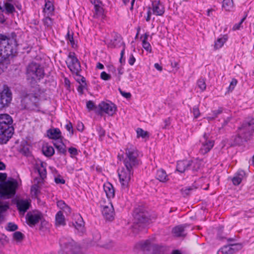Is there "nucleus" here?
<instances>
[{
  "instance_id": "f257e3e1",
  "label": "nucleus",
  "mask_w": 254,
  "mask_h": 254,
  "mask_svg": "<svg viewBox=\"0 0 254 254\" xmlns=\"http://www.w3.org/2000/svg\"><path fill=\"white\" fill-rule=\"evenodd\" d=\"M138 156V151L136 147L132 144H128L125 150V157L123 161L125 167L118 172L123 193L128 191L129 182L133 173L134 169L140 164Z\"/></svg>"
},
{
  "instance_id": "f03ea898",
  "label": "nucleus",
  "mask_w": 254,
  "mask_h": 254,
  "mask_svg": "<svg viewBox=\"0 0 254 254\" xmlns=\"http://www.w3.org/2000/svg\"><path fill=\"white\" fill-rule=\"evenodd\" d=\"M16 42L0 34V74L7 67V58L15 52Z\"/></svg>"
},
{
  "instance_id": "7ed1b4c3",
  "label": "nucleus",
  "mask_w": 254,
  "mask_h": 254,
  "mask_svg": "<svg viewBox=\"0 0 254 254\" xmlns=\"http://www.w3.org/2000/svg\"><path fill=\"white\" fill-rule=\"evenodd\" d=\"M13 120L7 114H0V144H5L12 136L14 128Z\"/></svg>"
},
{
  "instance_id": "20e7f679",
  "label": "nucleus",
  "mask_w": 254,
  "mask_h": 254,
  "mask_svg": "<svg viewBox=\"0 0 254 254\" xmlns=\"http://www.w3.org/2000/svg\"><path fill=\"white\" fill-rule=\"evenodd\" d=\"M5 173H0V197L9 198L14 196L18 185L16 181H4Z\"/></svg>"
},
{
  "instance_id": "39448f33",
  "label": "nucleus",
  "mask_w": 254,
  "mask_h": 254,
  "mask_svg": "<svg viewBox=\"0 0 254 254\" xmlns=\"http://www.w3.org/2000/svg\"><path fill=\"white\" fill-rule=\"evenodd\" d=\"M136 246L150 254H168L169 252L168 247L152 243L150 240L140 242Z\"/></svg>"
},
{
  "instance_id": "423d86ee",
  "label": "nucleus",
  "mask_w": 254,
  "mask_h": 254,
  "mask_svg": "<svg viewBox=\"0 0 254 254\" xmlns=\"http://www.w3.org/2000/svg\"><path fill=\"white\" fill-rule=\"evenodd\" d=\"M59 254H80V248L70 238L62 237L60 240Z\"/></svg>"
},
{
  "instance_id": "0eeeda50",
  "label": "nucleus",
  "mask_w": 254,
  "mask_h": 254,
  "mask_svg": "<svg viewBox=\"0 0 254 254\" xmlns=\"http://www.w3.org/2000/svg\"><path fill=\"white\" fill-rule=\"evenodd\" d=\"M134 227L140 230L144 227L149 223V215L145 209L139 206L136 208L133 212Z\"/></svg>"
},
{
  "instance_id": "6e6552de",
  "label": "nucleus",
  "mask_w": 254,
  "mask_h": 254,
  "mask_svg": "<svg viewBox=\"0 0 254 254\" xmlns=\"http://www.w3.org/2000/svg\"><path fill=\"white\" fill-rule=\"evenodd\" d=\"M26 75L28 79L40 80L44 76V69L40 64L32 62L27 67Z\"/></svg>"
},
{
  "instance_id": "1a4fd4ad",
  "label": "nucleus",
  "mask_w": 254,
  "mask_h": 254,
  "mask_svg": "<svg viewBox=\"0 0 254 254\" xmlns=\"http://www.w3.org/2000/svg\"><path fill=\"white\" fill-rule=\"evenodd\" d=\"M254 132V119L251 120L248 123H244L241 127L238 128V136L244 139L249 140L251 138Z\"/></svg>"
},
{
  "instance_id": "9d476101",
  "label": "nucleus",
  "mask_w": 254,
  "mask_h": 254,
  "mask_svg": "<svg viewBox=\"0 0 254 254\" xmlns=\"http://www.w3.org/2000/svg\"><path fill=\"white\" fill-rule=\"evenodd\" d=\"M117 111L116 105L111 102L102 101L98 104V109L95 110V113L102 116L103 113L108 114L109 116H113Z\"/></svg>"
},
{
  "instance_id": "9b49d317",
  "label": "nucleus",
  "mask_w": 254,
  "mask_h": 254,
  "mask_svg": "<svg viewBox=\"0 0 254 254\" xmlns=\"http://www.w3.org/2000/svg\"><path fill=\"white\" fill-rule=\"evenodd\" d=\"M12 99V92L9 88L4 85L3 90L0 92V110L8 107Z\"/></svg>"
},
{
  "instance_id": "f8f14e48",
  "label": "nucleus",
  "mask_w": 254,
  "mask_h": 254,
  "mask_svg": "<svg viewBox=\"0 0 254 254\" xmlns=\"http://www.w3.org/2000/svg\"><path fill=\"white\" fill-rule=\"evenodd\" d=\"M66 64L72 73L80 72L81 70L80 64L74 53H69L66 60Z\"/></svg>"
},
{
  "instance_id": "ddd939ff",
  "label": "nucleus",
  "mask_w": 254,
  "mask_h": 254,
  "mask_svg": "<svg viewBox=\"0 0 254 254\" xmlns=\"http://www.w3.org/2000/svg\"><path fill=\"white\" fill-rule=\"evenodd\" d=\"M209 134L205 133L200 139L201 147L199 149V153L201 154H205L212 149L214 146V141L209 138Z\"/></svg>"
},
{
  "instance_id": "4468645a",
  "label": "nucleus",
  "mask_w": 254,
  "mask_h": 254,
  "mask_svg": "<svg viewBox=\"0 0 254 254\" xmlns=\"http://www.w3.org/2000/svg\"><path fill=\"white\" fill-rule=\"evenodd\" d=\"M14 0H6L2 5L0 4V10L7 14H13L15 11Z\"/></svg>"
},
{
  "instance_id": "2eb2a0df",
  "label": "nucleus",
  "mask_w": 254,
  "mask_h": 254,
  "mask_svg": "<svg viewBox=\"0 0 254 254\" xmlns=\"http://www.w3.org/2000/svg\"><path fill=\"white\" fill-rule=\"evenodd\" d=\"M16 204L19 213L23 214L29 208L31 205V200L27 199H18Z\"/></svg>"
},
{
  "instance_id": "dca6fc26",
  "label": "nucleus",
  "mask_w": 254,
  "mask_h": 254,
  "mask_svg": "<svg viewBox=\"0 0 254 254\" xmlns=\"http://www.w3.org/2000/svg\"><path fill=\"white\" fill-rule=\"evenodd\" d=\"M26 217L28 224L32 227L39 222L42 217V215L39 212L28 213Z\"/></svg>"
},
{
  "instance_id": "f3484780",
  "label": "nucleus",
  "mask_w": 254,
  "mask_h": 254,
  "mask_svg": "<svg viewBox=\"0 0 254 254\" xmlns=\"http://www.w3.org/2000/svg\"><path fill=\"white\" fill-rule=\"evenodd\" d=\"M241 248V246L239 244L229 245L224 246L219 252H221L223 254H233L236 252L238 251Z\"/></svg>"
},
{
  "instance_id": "a211bd4d",
  "label": "nucleus",
  "mask_w": 254,
  "mask_h": 254,
  "mask_svg": "<svg viewBox=\"0 0 254 254\" xmlns=\"http://www.w3.org/2000/svg\"><path fill=\"white\" fill-rule=\"evenodd\" d=\"M47 135L49 138L55 140H62L63 138L62 132L58 128H51L48 130Z\"/></svg>"
},
{
  "instance_id": "6ab92c4d",
  "label": "nucleus",
  "mask_w": 254,
  "mask_h": 254,
  "mask_svg": "<svg viewBox=\"0 0 254 254\" xmlns=\"http://www.w3.org/2000/svg\"><path fill=\"white\" fill-rule=\"evenodd\" d=\"M152 10L154 14L159 16L162 15L165 11L163 4L157 1L152 2Z\"/></svg>"
},
{
  "instance_id": "aec40b11",
  "label": "nucleus",
  "mask_w": 254,
  "mask_h": 254,
  "mask_svg": "<svg viewBox=\"0 0 254 254\" xmlns=\"http://www.w3.org/2000/svg\"><path fill=\"white\" fill-rule=\"evenodd\" d=\"M190 165L189 160L179 161L177 162V171L181 173H184L186 170L189 169Z\"/></svg>"
},
{
  "instance_id": "412c9836",
  "label": "nucleus",
  "mask_w": 254,
  "mask_h": 254,
  "mask_svg": "<svg viewBox=\"0 0 254 254\" xmlns=\"http://www.w3.org/2000/svg\"><path fill=\"white\" fill-rule=\"evenodd\" d=\"M46 164L41 161L36 162V168L37 169L39 174L41 178L43 179L46 178L47 175Z\"/></svg>"
},
{
  "instance_id": "4be33fe9",
  "label": "nucleus",
  "mask_w": 254,
  "mask_h": 254,
  "mask_svg": "<svg viewBox=\"0 0 254 254\" xmlns=\"http://www.w3.org/2000/svg\"><path fill=\"white\" fill-rule=\"evenodd\" d=\"M187 225L177 226L173 229L172 232L176 237H185L186 235L185 228Z\"/></svg>"
},
{
  "instance_id": "5701e85b",
  "label": "nucleus",
  "mask_w": 254,
  "mask_h": 254,
  "mask_svg": "<svg viewBox=\"0 0 254 254\" xmlns=\"http://www.w3.org/2000/svg\"><path fill=\"white\" fill-rule=\"evenodd\" d=\"M94 10L95 11L93 15L94 18L103 21L106 17L103 5L94 7Z\"/></svg>"
},
{
  "instance_id": "b1692460",
  "label": "nucleus",
  "mask_w": 254,
  "mask_h": 254,
  "mask_svg": "<svg viewBox=\"0 0 254 254\" xmlns=\"http://www.w3.org/2000/svg\"><path fill=\"white\" fill-rule=\"evenodd\" d=\"M102 214L107 219L110 221L112 220L114 215L113 206H104L102 210Z\"/></svg>"
},
{
  "instance_id": "393cba45",
  "label": "nucleus",
  "mask_w": 254,
  "mask_h": 254,
  "mask_svg": "<svg viewBox=\"0 0 254 254\" xmlns=\"http://www.w3.org/2000/svg\"><path fill=\"white\" fill-rule=\"evenodd\" d=\"M104 190L108 198H113L115 196V190L113 185L110 183H107L104 185Z\"/></svg>"
},
{
  "instance_id": "a878e982",
  "label": "nucleus",
  "mask_w": 254,
  "mask_h": 254,
  "mask_svg": "<svg viewBox=\"0 0 254 254\" xmlns=\"http://www.w3.org/2000/svg\"><path fill=\"white\" fill-rule=\"evenodd\" d=\"M245 172L243 170H239L232 179V182L234 185H239L244 178Z\"/></svg>"
},
{
  "instance_id": "bb28decb",
  "label": "nucleus",
  "mask_w": 254,
  "mask_h": 254,
  "mask_svg": "<svg viewBox=\"0 0 254 254\" xmlns=\"http://www.w3.org/2000/svg\"><path fill=\"white\" fill-rule=\"evenodd\" d=\"M228 38V37L227 35H224L219 37L215 42L214 46V49L217 50L222 48L224 43L227 41Z\"/></svg>"
},
{
  "instance_id": "cd10ccee",
  "label": "nucleus",
  "mask_w": 254,
  "mask_h": 254,
  "mask_svg": "<svg viewBox=\"0 0 254 254\" xmlns=\"http://www.w3.org/2000/svg\"><path fill=\"white\" fill-rule=\"evenodd\" d=\"M156 178L159 181L165 183L169 180L166 172L163 169H159L157 171Z\"/></svg>"
},
{
  "instance_id": "c85d7f7f",
  "label": "nucleus",
  "mask_w": 254,
  "mask_h": 254,
  "mask_svg": "<svg viewBox=\"0 0 254 254\" xmlns=\"http://www.w3.org/2000/svg\"><path fill=\"white\" fill-rule=\"evenodd\" d=\"M75 219L76 221L73 223L75 228L82 233L84 230V222L82 218L80 215H77L75 216Z\"/></svg>"
},
{
  "instance_id": "c756f323",
  "label": "nucleus",
  "mask_w": 254,
  "mask_h": 254,
  "mask_svg": "<svg viewBox=\"0 0 254 254\" xmlns=\"http://www.w3.org/2000/svg\"><path fill=\"white\" fill-rule=\"evenodd\" d=\"M189 161L190 163L189 169L191 170L193 172H196L200 169L202 163L201 160L196 159Z\"/></svg>"
},
{
  "instance_id": "7c9ffc66",
  "label": "nucleus",
  "mask_w": 254,
  "mask_h": 254,
  "mask_svg": "<svg viewBox=\"0 0 254 254\" xmlns=\"http://www.w3.org/2000/svg\"><path fill=\"white\" fill-rule=\"evenodd\" d=\"M54 145L60 154L64 155L66 154V146L62 140L56 141L54 143Z\"/></svg>"
},
{
  "instance_id": "2f4dec72",
  "label": "nucleus",
  "mask_w": 254,
  "mask_h": 254,
  "mask_svg": "<svg viewBox=\"0 0 254 254\" xmlns=\"http://www.w3.org/2000/svg\"><path fill=\"white\" fill-rule=\"evenodd\" d=\"M42 151L43 154L47 157H51L55 153L54 148L48 144H46L43 146Z\"/></svg>"
},
{
  "instance_id": "473e14b6",
  "label": "nucleus",
  "mask_w": 254,
  "mask_h": 254,
  "mask_svg": "<svg viewBox=\"0 0 254 254\" xmlns=\"http://www.w3.org/2000/svg\"><path fill=\"white\" fill-rule=\"evenodd\" d=\"M56 223L59 225H65L64 216L61 211H58L56 215Z\"/></svg>"
},
{
  "instance_id": "72a5a7b5",
  "label": "nucleus",
  "mask_w": 254,
  "mask_h": 254,
  "mask_svg": "<svg viewBox=\"0 0 254 254\" xmlns=\"http://www.w3.org/2000/svg\"><path fill=\"white\" fill-rule=\"evenodd\" d=\"M223 109L219 107L217 110H213L212 111V115L208 116L206 117L208 121H212L215 119L218 116L222 113Z\"/></svg>"
},
{
  "instance_id": "f704fd0d",
  "label": "nucleus",
  "mask_w": 254,
  "mask_h": 254,
  "mask_svg": "<svg viewBox=\"0 0 254 254\" xmlns=\"http://www.w3.org/2000/svg\"><path fill=\"white\" fill-rule=\"evenodd\" d=\"M234 6L233 0H224L223 1V7L226 11L231 10Z\"/></svg>"
},
{
  "instance_id": "c9c22d12",
  "label": "nucleus",
  "mask_w": 254,
  "mask_h": 254,
  "mask_svg": "<svg viewBox=\"0 0 254 254\" xmlns=\"http://www.w3.org/2000/svg\"><path fill=\"white\" fill-rule=\"evenodd\" d=\"M137 137H142V138H145L148 137V132L144 130L141 128H137L136 129Z\"/></svg>"
},
{
  "instance_id": "e433bc0d",
  "label": "nucleus",
  "mask_w": 254,
  "mask_h": 254,
  "mask_svg": "<svg viewBox=\"0 0 254 254\" xmlns=\"http://www.w3.org/2000/svg\"><path fill=\"white\" fill-rule=\"evenodd\" d=\"M72 74L74 75V79L77 82H78L79 84L83 83L84 84H86L85 77H84L83 76H81L80 74V72Z\"/></svg>"
},
{
  "instance_id": "4c0bfd02",
  "label": "nucleus",
  "mask_w": 254,
  "mask_h": 254,
  "mask_svg": "<svg viewBox=\"0 0 254 254\" xmlns=\"http://www.w3.org/2000/svg\"><path fill=\"white\" fill-rule=\"evenodd\" d=\"M86 107L89 111L94 110L95 112V110L96 109H98V106H96L94 102L90 100L86 102Z\"/></svg>"
},
{
  "instance_id": "58836bf2",
  "label": "nucleus",
  "mask_w": 254,
  "mask_h": 254,
  "mask_svg": "<svg viewBox=\"0 0 254 254\" xmlns=\"http://www.w3.org/2000/svg\"><path fill=\"white\" fill-rule=\"evenodd\" d=\"M53 10H54V6H53V3L50 1L46 2L45 4V8L44 9V11L45 12H51Z\"/></svg>"
},
{
  "instance_id": "ea45409f",
  "label": "nucleus",
  "mask_w": 254,
  "mask_h": 254,
  "mask_svg": "<svg viewBox=\"0 0 254 254\" xmlns=\"http://www.w3.org/2000/svg\"><path fill=\"white\" fill-rule=\"evenodd\" d=\"M197 86L200 89L203 91L206 89V84L203 79H199L197 81Z\"/></svg>"
},
{
  "instance_id": "a19ab883",
  "label": "nucleus",
  "mask_w": 254,
  "mask_h": 254,
  "mask_svg": "<svg viewBox=\"0 0 254 254\" xmlns=\"http://www.w3.org/2000/svg\"><path fill=\"white\" fill-rule=\"evenodd\" d=\"M13 237L15 240L20 241L23 239L24 235L21 232L17 231L13 233Z\"/></svg>"
},
{
  "instance_id": "79ce46f5",
  "label": "nucleus",
  "mask_w": 254,
  "mask_h": 254,
  "mask_svg": "<svg viewBox=\"0 0 254 254\" xmlns=\"http://www.w3.org/2000/svg\"><path fill=\"white\" fill-rule=\"evenodd\" d=\"M43 21L45 26L50 27L53 24V20L49 17H46L43 19Z\"/></svg>"
},
{
  "instance_id": "37998d69",
  "label": "nucleus",
  "mask_w": 254,
  "mask_h": 254,
  "mask_svg": "<svg viewBox=\"0 0 254 254\" xmlns=\"http://www.w3.org/2000/svg\"><path fill=\"white\" fill-rule=\"evenodd\" d=\"M246 19V17H243L241 21L238 23L235 24L234 26L233 27L232 30L233 31H236L238 30H240L241 27H242V23L244 21V20Z\"/></svg>"
},
{
  "instance_id": "c03bdc74",
  "label": "nucleus",
  "mask_w": 254,
  "mask_h": 254,
  "mask_svg": "<svg viewBox=\"0 0 254 254\" xmlns=\"http://www.w3.org/2000/svg\"><path fill=\"white\" fill-rule=\"evenodd\" d=\"M142 47L147 51L151 52V47L149 42L145 40L142 41Z\"/></svg>"
},
{
  "instance_id": "a18cd8bd",
  "label": "nucleus",
  "mask_w": 254,
  "mask_h": 254,
  "mask_svg": "<svg viewBox=\"0 0 254 254\" xmlns=\"http://www.w3.org/2000/svg\"><path fill=\"white\" fill-rule=\"evenodd\" d=\"M18 229L17 226L12 223H9L7 225L6 230L8 231H14Z\"/></svg>"
},
{
  "instance_id": "49530a36",
  "label": "nucleus",
  "mask_w": 254,
  "mask_h": 254,
  "mask_svg": "<svg viewBox=\"0 0 254 254\" xmlns=\"http://www.w3.org/2000/svg\"><path fill=\"white\" fill-rule=\"evenodd\" d=\"M67 41H69L72 47H74L75 45L72 34L70 35L68 31L66 36Z\"/></svg>"
},
{
  "instance_id": "de8ad7c7",
  "label": "nucleus",
  "mask_w": 254,
  "mask_h": 254,
  "mask_svg": "<svg viewBox=\"0 0 254 254\" xmlns=\"http://www.w3.org/2000/svg\"><path fill=\"white\" fill-rule=\"evenodd\" d=\"M68 152L70 154V156L71 157H73V156H76L78 154L77 149L74 147H69L68 148Z\"/></svg>"
},
{
  "instance_id": "09e8293b",
  "label": "nucleus",
  "mask_w": 254,
  "mask_h": 254,
  "mask_svg": "<svg viewBox=\"0 0 254 254\" xmlns=\"http://www.w3.org/2000/svg\"><path fill=\"white\" fill-rule=\"evenodd\" d=\"M100 77L101 78L104 80H109L111 78V75L107 73L105 71H103L101 72Z\"/></svg>"
},
{
  "instance_id": "8fccbe9b",
  "label": "nucleus",
  "mask_w": 254,
  "mask_h": 254,
  "mask_svg": "<svg viewBox=\"0 0 254 254\" xmlns=\"http://www.w3.org/2000/svg\"><path fill=\"white\" fill-rule=\"evenodd\" d=\"M237 84V80L236 79H233L231 81L230 84L228 87L229 91H232L234 89Z\"/></svg>"
},
{
  "instance_id": "3c124183",
  "label": "nucleus",
  "mask_w": 254,
  "mask_h": 254,
  "mask_svg": "<svg viewBox=\"0 0 254 254\" xmlns=\"http://www.w3.org/2000/svg\"><path fill=\"white\" fill-rule=\"evenodd\" d=\"M66 129L70 133L71 135L73 134V130L72 124L70 122H68L65 126Z\"/></svg>"
},
{
  "instance_id": "603ef678",
  "label": "nucleus",
  "mask_w": 254,
  "mask_h": 254,
  "mask_svg": "<svg viewBox=\"0 0 254 254\" xmlns=\"http://www.w3.org/2000/svg\"><path fill=\"white\" fill-rule=\"evenodd\" d=\"M123 44L124 47H123V48L122 50L121 51V58L120 59V63L121 64H123V63H124L125 62V59H123V57L124 56L125 52V45L124 43H123Z\"/></svg>"
},
{
  "instance_id": "864d4df0",
  "label": "nucleus",
  "mask_w": 254,
  "mask_h": 254,
  "mask_svg": "<svg viewBox=\"0 0 254 254\" xmlns=\"http://www.w3.org/2000/svg\"><path fill=\"white\" fill-rule=\"evenodd\" d=\"M90 1L94 5V7L103 5L102 2L100 0H90Z\"/></svg>"
},
{
  "instance_id": "5fc2aeb1",
  "label": "nucleus",
  "mask_w": 254,
  "mask_h": 254,
  "mask_svg": "<svg viewBox=\"0 0 254 254\" xmlns=\"http://www.w3.org/2000/svg\"><path fill=\"white\" fill-rule=\"evenodd\" d=\"M31 193L36 195L39 191V187L37 185H34L31 188Z\"/></svg>"
},
{
  "instance_id": "6e6d98bb",
  "label": "nucleus",
  "mask_w": 254,
  "mask_h": 254,
  "mask_svg": "<svg viewBox=\"0 0 254 254\" xmlns=\"http://www.w3.org/2000/svg\"><path fill=\"white\" fill-rule=\"evenodd\" d=\"M193 114L195 118H197L199 116V110L197 107L194 106L193 108Z\"/></svg>"
},
{
  "instance_id": "4d7b16f0",
  "label": "nucleus",
  "mask_w": 254,
  "mask_h": 254,
  "mask_svg": "<svg viewBox=\"0 0 254 254\" xmlns=\"http://www.w3.org/2000/svg\"><path fill=\"white\" fill-rule=\"evenodd\" d=\"M67 205L63 200H59L57 201V206L61 209H63Z\"/></svg>"
},
{
  "instance_id": "13d9d810",
  "label": "nucleus",
  "mask_w": 254,
  "mask_h": 254,
  "mask_svg": "<svg viewBox=\"0 0 254 254\" xmlns=\"http://www.w3.org/2000/svg\"><path fill=\"white\" fill-rule=\"evenodd\" d=\"M117 77L119 79V80L120 79V76L121 75H122L124 73L123 68L120 66L117 69Z\"/></svg>"
},
{
  "instance_id": "bf43d9fd",
  "label": "nucleus",
  "mask_w": 254,
  "mask_h": 254,
  "mask_svg": "<svg viewBox=\"0 0 254 254\" xmlns=\"http://www.w3.org/2000/svg\"><path fill=\"white\" fill-rule=\"evenodd\" d=\"M135 62V58L134 57L132 54H131L128 60V64L130 65H133Z\"/></svg>"
},
{
  "instance_id": "052dcab7",
  "label": "nucleus",
  "mask_w": 254,
  "mask_h": 254,
  "mask_svg": "<svg viewBox=\"0 0 254 254\" xmlns=\"http://www.w3.org/2000/svg\"><path fill=\"white\" fill-rule=\"evenodd\" d=\"M55 182L57 184H64L65 183V180L61 177H56L55 178Z\"/></svg>"
},
{
  "instance_id": "680f3d73",
  "label": "nucleus",
  "mask_w": 254,
  "mask_h": 254,
  "mask_svg": "<svg viewBox=\"0 0 254 254\" xmlns=\"http://www.w3.org/2000/svg\"><path fill=\"white\" fill-rule=\"evenodd\" d=\"M109 70L112 72L114 76H117V69L113 65L109 66Z\"/></svg>"
},
{
  "instance_id": "e2e57ef3",
  "label": "nucleus",
  "mask_w": 254,
  "mask_h": 254,
  "mask_svg": "<svg viewBox=\"0 0 254 254\" xmlns=\"http://www.w3.org/2000/svg\"><path fill=\"white\" fill-rule=\"evenodd\" d=\"M120 93L123 96L127 99L131 97V94L129 92H126L120 90Z\"/></svg>"
},
{
  "instance_id": "0e129e2a",
  "label": "nucleus",
  "mask_w": 254,
  "mask_h": 254,
  "mask_svg": "<svg viewBox=\"0 0 254 254\" xmlns=\"http://www.w3.org/2000/svg\"><path fill=\"white\" fill-rule=\"evenodd\" d=\"M86 85L83 83L80 84V85L77 88V91L82 94Z\"/></svg>"
},
{
  "instance_id": "69168bd1",
  "label": "nucleus",
  "mask_w": 254,
  "mask_h": 254,
  "mask_svg": "<svg viewBox=\"0 0 254 254\" xmlns=\"http://www.w3.org/2000/svg\"><path fill=\"white\" fill-rule=\"evenodd\" d=\"M77 129L78 130L82 131L84 129V125L82 123H79L77 125Z\"/></svg>"
},
{
  "instance_id": "338daca9",
  "label": "nucleus",
  "mask_w": 254,
  "mask_h": 254,
  "mask_svg": "<svg viewBox=\"0 0 254 254\" xmlns=\"http://www.w3.org/2000/svg\"><path fill=\"white\" fill-rule=\"evenodd\" d=\"M63 210L66 214H68L70 213V208L68 206L66 205L64 208L63 209Z\"/></svg>"
},
{
  "instance_id": "774afa93",
  "label": "nucleus",
  "mask_w": 254,
  "mask_h": 254,
  "mask_svg": "<svg viewBox=\"0 0 254 254\" xmlns=\"http://www.w3.org/2000/svg\"><path fill=\"white\" fill-rule=\"evenodd\" d=\"M154 67L157 70L159 71H161L162 70V67L158 63L154 64Z\"/></svg>"
}]
</instances>
